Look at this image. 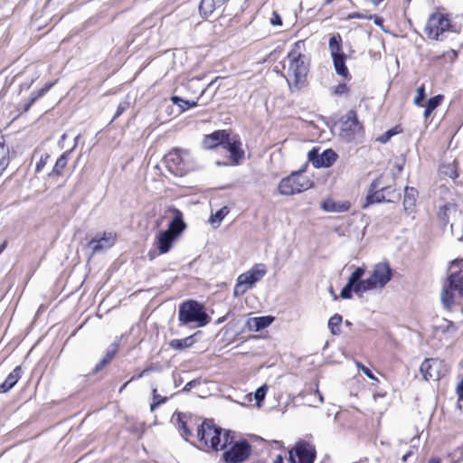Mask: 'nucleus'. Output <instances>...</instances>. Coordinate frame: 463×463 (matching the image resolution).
Wrapping results in <instances>:
<instances>
[{
	"mask_svg": "<svg viewBox=\"0 0 463 463\" xmlns=\"http://www.w3.org/2000/svg\"><path fill=\"white\" fill-rule=\"evenodd\" d=\"M456 213L457 205L453 203L443 205L438 212V218L440 222V224L445 227L449 223L450 214H455Z\"/></svg>",
	"mask_w": 463,
	"mask_h": 463,
	"instance_id": "30",
	"label": "nucleus"
},
{
	"mask_svg": "<svg viewBox=\"0 0 463 463\" xmlns=\"http://www.w3.org/2000/svg\"><path fill=\"white\" fill-rule=\"evenodd\" d=\"M392 279V269L387 263H378L371 276L366 279H362V284L364 286L365 292L377 288H383Z\"/></svg>",
	"mask_w": 463,
	"mask_h": 463,
	"instance_id": "10",
	"label": "nucleus"
},
{
	"mask_svg": "<svg viewBox=\"0 0 463 463\" xmlns=\"http://www.w3.org/2000/svg\"><path fill=\"white\" fill-rule=\"evenodd\" d=\"M128 106H129V103L128 101L120 102L117 108V111H116L112 120L118 118L128 108Z\"/></svg>",
	"mask_w": 463,
	"mask_h": 463,
	"instance_id": "48",
	"label": "nucleus"
},
{
	"mask_svg": "<svg viewBox=\"0 0 463 463\" xmlns=\"http://www.w3.org/2000/svg\"><path fill=\"white\" fill-rule=\"evenodd\" d=\"M440 171L443 175L449 176L451 179H456L458 176L457 169L453 164L443 165L440 167Z\"/></svg>",
	"mask_w": 463,
	"mask_h": 463,
	"instance_id": "40",
	"label": "nucleus"
},
{
	"mask_svg": "<svg viewBox=\"0 0 463 463\" xmlns=\"http://www.w3.org/2000/svg\"><path fill=\"white\" fill-rule=\"evenodd\" d=\"M287 58L288 60V83L289 88L300 90L306 82L309 70L307 58L300 52V42L294 44Z\"/></svg>",
	"mask_w": 463,
	"mask_h": 463,
	"instance_id": "2",
	"label": "nucleus"
},
{
	"mask_svg": "<svg viewBox=\"0 0 463 463\" xmlns=\"http://www.w3.org/2000/svg\"><path fill=\"white\" fill-rule=\"evenodd\" d=\"M230 210L227 206L222 207L214 214H212L209 222L213 228H218L221 225L223 218L229 213Z\"/></svg>",
	"mask_w": 463,
	"mask_h": 463,
	"instance_id": "35",
	"label": "nucleus"
},
{
	"mask_svg": "<svg viewBox=\"0 0 463 463\" xmlns=\"http://www.w3.org/2000/svg\"><path fill=\"white\" fill-rule=\"evenodd\" d=\"M149 371H150V369H148V368L144 369L137 375L131 377V379L129 381L132 382V381H134L136 379H140L141 377L146 375Z\"/></svg>",
	"mask_w": 463,
	"mask_h": 463,
	"instance_id": "56",
	"label": "nucleus"
},
{
	"mask_svg": "<svg viewBox=\"0 0 463 463\" xmlns=\"http://www.w3.org/2000/svg\"><path fill=\"white\" fill-rule=\"evenodd\" d=\"M130 383V381H128L127 383H125L119 389V392H122L125 388L127 387V385Z\"/></svg>",
	"mask_w": 463,
	"mask_h": 463,
	"instance_id": "64",
	"label": "nucleus"
},
{
	"mask_svg": "<svg viewBox=\"0 0 463 463\" xmlns=\"http://www.w3.org/2000/svg\"><path fill=\"white\" fill-rule=\"evenodd\" d=\"M110 362L107 359V358H103L102 360H100L95 366L94 368V373L101 371L107 364H109Z\"/></svg>",
	"mask_w": 463,
	"mask_h": 463,
	"instance_id": "52",
	"label": "nucleus"
},
{
	"mask_svg": "<svg viewBox=\"0 0 463 463\" xmlns=\"http://www.w3.org/2000/svg\"><path fill=\"white\" fill-rule=\"evenodd\" d=\"M228 135L226 130H216L204 137L203 146L207 149H213L219 146H223L225 140H228Z\"/></svg>",
	"mask_w": 463,
	"mask_h": 463,
	"instance_id": "20",
	"label": "nucleus"
},
{
	"mask_svg": "<svg viewBox=\"0 0 463 463\" xmlns=\"http://www.w3.org/2000/svg\"><path fill=\"white\" fill-rule=\"evenodd\" d=\"M402 132V128L399 126L387 130L382 136L378 137L376 140L382 144L387 143L393 136Z\"/></svg>",
	"mask_w": 463,
	"mask_h": 463,
	"instance_id": "38",
	"label": "nucleus"
},
{
	"mask_svg": "<svg viewBox=\"0 0 463 463\" xmlns=\"http://www.w3.org/2000/svg\"><path fill=\"white\" fill-rule=\"evenodd\" d=\"M321 208L327 213H344L349 210L348 202H335L332 199H326L321 203Z\"/></svg>",
	"mask_w": 463,
	"mask_h": 463,
	"instance_id": "25",
	"label": "nucleus"
},
{
	"mask_svg": "<svg viewBox=\"0 0 463 463\" xmlns=\"http://www.w3.org/2000/svg\"><path fill=\"white\" fill-rule=\"evenodd\" d=\"M177 238L170 231L165 230L160 232L156 236V247L160 254L168 252Z\"/></svg>",
	"mask_w": 463,
	"mask_h": 463,
	"instance_id": "23",
	"label": "nucleus"
},
{
	"mask_svg": "<svg viewBox=\"0 0 463 463\" xmlns=\"http://www.w3.org/2000/svg\"><path fill=\"white\" fill-rule=\"evenodd\" d=\"M178 320L183 325L195 322L199 326H204L210 318L200 303L196 300H187L179 306Z\"/></svg>",
	"mask_w": 463,
	"mask_h": 463,
	"instance_id": "3",
	"label": "nucleus"
},
{
	"mask_svg": "<svg viewBox=\"0 0 463 463\" xmlns=\"http://www.w3.org/2000/svg\"><path fill=\"white\" fill-rule=\"evenodd\" d=\"M179 428L182 437H184L186 440L193 435L192 430L189 429L185 421L179 420Z\"/></svg>",
	"mask_w": 463,
	"mask_h": 463,
	"instance_id": "45",
	"label": "nucleus"
},
{
	"mask_svg": "<svg viewBox=\"0 0 463 463\" xmlns=\"http://www.w3.org/2000/svg\"><path fill=\"white\" fill-rule=\"evenodd\" d=\"M463 266V259H456L454 260L451 261V264H450V268H455V267H461Z\"/></svg>",
	"mask_w": 463,
	"mask_h": 463,
	"instance_id": "57",
	"label": "nucleus"
},
{
	"mask_svg": "<svg viewBox=\"0 0 463 463\" xmlns=\"http://www.w3.org/2000/svg\"><path fill=\"white\" fill-rule=\"evenodd\" d=\"M450 28V21L447 14L433 13L429 17L424 32L430 39L441 41L442 34Z\"/></svg>",
	"mask_w": 463,
	"mask_h": 463,
	"instance_id": "8",
	"label": "nucleus"
},
{
	"mask_svg": "<svg viewBox=\"0 0 463 463\" xmlns=\"http://www.w3.org/2000/svg\"><path fill=\"white\" fill-rule=\"evenodd\" d=\"M439 327L442 332H449V331L455 332L457 330V327L455 326L454 323L452 321L447 320V319H444L443 324L440 325Z\"/></svg>",
	"mask_w": 463,
	"mask_h": 463,
	"instance_id": "46",
	"label": "nucleus"
},
{
	"mask_svg": "<svg viewBox=\"0 0 463 463\" xmlns=\"http://www.w3.org/2000/svg\"><path fill=\"white\" fill-rule=\"evenodd\" d=\"M382 23H383V19H382L381 17H376V18L374 19V24H375L376 25H381V24H382Z\"/></svg>",
	"mask_w": 463,
	"mask_h": 463,
	"instance_id": "61",
	"label": "nucleus"
},
{
	"mask_svg": "<svg viewBox=\"0 0 463 463\" xmlns=\"http://www.w3.org/2000/svg\"><path fill=\"white\" fill-rule=\"evenodd\" d=\"M429 463H441V460L439 458H432L429 460Z\"/></svg>",
	"mask_w": 463,
	"mask_h": 463,
	"instance_id": "60",
	"label": "nucleus"
},
{
	"mask_svg": "<svg viewBox=\"0 0 463 463\" xmlns=\"http://www.w3.org/2000/svg\"><path fill=\"white\" fill-rule=\"evenodd\" d=\"M319 148L313 147L307 153V158L312 163L314 167H329L331 166L337 159V154L332 149H326L319 154Z\"/></svg>",
	"mask_w": 463,
	"mask_h": 463,
	"instance_id": "14",
	"label": "nucleus"
},
{
	"mask_svg": "<svg viewBox=\"0 0 463 463\" xmlns=\"http://www.w3.org/2000/svg\"><path fill=\"white\" fill-rule=\"evenodd\" d=\"M165 163L173 175L183 176L193 170L194 163L187 150L175 148L165 156Z\"/></svg>",
	"mask_w": 463,
	"mask_h": 463,
	"instance_id": "4",
	"label": "nucleus"
},
{
	"mask_svg": "<svg viewBox=\"0 0 463 463\" xmlns=\"http://www.w3.org/2000/svg\"><path fill=\"white\" fill-rule=\"evenodd\" d=\"M56 81H50L46 82L44 86L40 89L36 93H32L31 98L28 99L27 102L24 104V112H27L31 106L42 96H43L45 93H47L51 88L55 84Z\"/></svg>",
	"mask_w": 463,
	"mask_h": 463,
	"instance_id": "29",
	"label": "nucleus"
},
{
	"mask_svg": "<svg viewBox=\"0 0 463 463\" xmlns=\"http://www.w3.org/2000/svg\"><path fill=\"white\" fill-rule=\"evenodd\" d=\"M167 212L172 213L174 216L166 230L178 237L186 228V224L183 219V213L175 206H169L167 208Z\"/></svg>",
	"mask_w": 463,
	"mask_h": 463,
	"instance_id": "19",
	"label": "nucleus"
},
{
	"mask_svg": "<svg viewBox=\"0 0 463 463\" xmlns=\"http://www.w3.org/2000/svg\"><path fill=\"white\" fill-rule=\"evenodd\" d=\"M456 393L459 402L463 401V379L458 383L456 387Z\"/></svg>",
	"mask_w": 463,
	"mask_h": 463,
	"instance_id": "54",
	"label": "nucleus"
},
{
	"mask_svg": "<svg viewBox=\"0 0 463 463\" xmlns=\"http://www.w3.org/2000/svg\"><path fill=\"white\" fill-rule=\"evenodd\" d=\"M433 111L430 110L429 109L425 108L423 116L425 118H427Z\"/></svg>",
	"mask_w": 463,
	"mask_h": 463,
	"instance_id": "59",
	"label": "nucleus"
},
{
	"mask_svg": "<svg viewBox=\"0 0 463 463\" xmlns=\"http://www.w3.org/2000/svg\"><path fill=\"white\" fill-rule=\"evenodd\" d=\"M199 333L200 332H197L182 339H172L168 345L172 349L179 351L189 348L196 342V335Z\"/></svg>",
	"mask_w": 463,
	"mask_h": 463,
	"instance_id": "27",
	"label": "nucleus"
},
{
	"mask_svg": "<svg viewBox=\"0 0 463 463\" xmlns=\"http://www.w3.org/2000/svg\"><path fill=\"white\" fill-rule=\"evenodd\" d=\"M349 92V88L345 83H339L334 88V93L335 95H345Z\"/></svg>",
	"mask_w": 463,
	"mask_h": 463,
	"instance_id": "47",
	"label": "nucleus"
},
{
	"mask_svg": "<svg viewBox=\"0 0 463 463\" xmlns=\"http://www.w3.org/2000/svg\"><path fill=\"white\" fill-rule=\"evenodd\" d=\"M316 458L315 449L306 442H299L289 451L290 463H313Z\"/></svg>",
	"mask_w": 463,
	"mask_h": 463,
	"instance_id": "15",
	"label": "nucleus"
},
{
	"mask_svg": "<svg viewBox=\"0 0 463 463\" xmlns=\"http://www.w3.org/2000/svg\"><path fill=\"white\" fill-rule=\"evenodd\" d=\"M115 243V237L112 233H104L100 238H93L89 242V247L92 250V254L101 251L103 250H108L111 248Z\"/></svg>",
	"mask_w": 463,
	"mask_h": 463,
	"instance_id": "21",
	"label": "nucleus"
},
{
	"mask_svg": "<svg viewBox=\"0 0 463 463\" xmlns=\"http://www.w3.org/2000/svg\"><path fill=\"white\" fill-rule=\"evenodd\" d=\"M22 376V367L16 366L0 384V392L5 393L9 392L18 382Z\"/></svg>",
	"mask_w": 463,
	"mask_h": 463,
	"instance_id": "24",
	"label": "nucleus"
},
{
	"mask_svg": "<svg viewBox=\"0 0 463 463\" xmlns=\"http://www.w3.org/2000/svg\"><path fill=\"white\" fill-rule=\"evenodd\" d=\"M221 80H223V78L216 77L213 80H212L206 86V88L204 90H203L201 95L197 98V99H201L207 90L213 89L215 86L216 82ZM171 101L174 105L178 106L183 111L187 110L190 108H194L198 105V100H191L190 101V100L184 99L178 96H172Z\"/></svg>",
	"mask_w": 463,
	"mask_h": 463,
	"instance_id": "18",
	"label": "nucleus"
},
{
	"mask_svg": "<svg viewBox=\"0 0 463 463\" xmlns=\"http://www.w3.org/2000/svg\"><path fill=\"white\" fill-rule=\"evenodd\" d=\"M232 439L233 437L232 436ZM230 448L222 454V460L225 463H242L249 458L251 454V445L246 439L238 441L232 440Z\"/></svg>",
	"mask_w": 463,
	"mask_h": 463,
	"instance_id": "9",
	"label": "nucleus"
},
{
	"mask_svg": "<svg viewBox=\"0 0 463 463\" xmlns=\"http://www.w3.org/2000/svg\"><path fill=\"white\" fill-rule=\"evenodd\" d=\"M361 129L362 125L358 120L356 111L354 109L349 110L340 120L339 136L346 142L352 141Z\"/></svg>",
	"mask_w": 463,
	"mask_h": 463,
	"instance_id": "11",
	"label": "nucleus"
},
{
	"mask_svg": "<svg viewBox=\"0 0 463 463\" xmlns=\"http://www.w3.org/2000/svg\"><path fill=\"white\" fill-rule=\"evenodd\" d=\"M392 190V186L380 187V179H375L372 182L366 200L367 204H373L376 203L391 202L392 199H386L383 191Z\"/></svg>",
	"mask_w": 463,
	"mask_h": 463,
	"instance_id": "16",
	"label": "nucleus"
},
{
	"mask_svg": "<svg viewBox=\"0 0 463 463\" xmlns=\"http://www.w3.org/2000/svg\"><path fill=\"white\" fill-rule=\"evenodd\" d=\"M270 24L272 25H281L282 24V19L277 12L273 13V15L270 19Z\"/></svg>",
	"mask_w": 463,
	"mask_h": 463,
	"instance_id": "55",
	"label": "nucleus"
},
{
	"mask_svg": "<svg viewBox=\"0 0 463 463\" xmlns=\"http://www.w3.org/2000/svg\"><path fill=\"white\" fill-rule=\"evenodd\" d=\"M425 97V86L421 85L417 89V94L414 98L413 103L418 107L421 106V102L424 100Z\"/></svg>",
	"mask_w": 463,
	"mask_h": 463,
	"instance_id": "44",
	"label": "nucleus"
},
{
	"mask_svg": "<svg viewBox=\"0 0 463 463\" xmlns=\"http://www.w3.org/2000/svg\"><path fill=\"white\" fill-rule=\"evenodd\" d=\"M357 366L362 370V372L370 379L374 380L375 377L373 373V372L366 367L365 365L362 364L361 363H357Z\"/></svg>",
	"mask_w": 463,
	"mask_h": 463,
	"instance_id": "51",
	"label": "nucleus"
},
{
	"mask_svg": "<svg viewBox=\"0 0 463 463\" xmlns=\"http://www.w3.org/2000/svg\"><path fill=\"white\" fill-rule=\"evenodd\" d=\"M342 42L340 33L332 34L329 39L328 48L333 59L335 72L345 79H349L350 73L345 65L346 54H345L342 50Z\"/></svg>",
	"mask_w": 463,
	"mask_h": 463,
	"instance_id": "6",
	"label": "nucleus"
},
{
	"mask_svg": "<svg viewBox=\"0 0 463 463\" xmlns=\"http://www.w3.org/2000/svg\"><path fill=\"white\" fill-rule=\"evenodd\" d=\"M343 322V317L339 314H335L328 320V327L333 335H339L341 333L340 326Z\"/></svg>",
	"mask_w": 463,
	"mask_h": 463,
	"instance_id": "36",
	"label": "nucleus"
},
{
	"mask_svg": "<svg viewBox=\"0 0 463 463\" xmlns=\"http://www.w3.org/2000/svg\"><path fill=\"white\" fill-rule=\"evenodd\" d=\"M153 394V402L150 404V411H154L156 408H158L161 404L166 402L168 400L167 397H163L160 394L157 393V389L154 388L152 390Z\"/></svg>",
	"mask_w": 463,
	"mask_h": 463,
	"instance_id": "39",
	"label": "nucleus"
},
{
	"mask_svg": "<svg viewBox=\"0 0 463 463\" xmlns=\"http://www.w3.org/2000/svg\"><path fill=\"white\" fill-rule=\"evenodd\" d=\"M70 153L71 151H66L57 159L52 172L49 174V176H59L61 175L68 163Z\"/></svg>",
	"mask_w": 463,
	"mask_h": 463,
	"instance_id": "34",
	"label": "nucleus"
},
{
	"mask_svg": "<svg viewBox=\"0 0 463 463\" xmlns=\"http://www.w3.org/2000/svg\"><path fill=\"white\" fill-rule=\"evenodd\" d=\"M219 7L221 6L217 4L216 0H201L199 12L203 17L207 18Z\"/></svg>",
	"mask_w": 463,
	"mask_h": 463,
	"instance_id": "32",
	"label": "nucleus"
},
{
	"mask_svg": "<svg viewBox=\"0 0 463 463\" xmlns=\"http://www.w3.org/2000/svg\"><path fill=\"white\" fill-rule=\"evenodd\" d=\"M267 392H268V387L266 384L259 387L255 393H254V399L256 401V403H257V406L258 407H260L261 406V402L264 401L265 397H266V394H267Z\"/></svg>",
	"mask_w": 463,
	"mask_h": 463,
	"instance_id": "41",
	"label": "nucleus"
},
{
	"mask_svg": "<svg viewBox=\"0 0 463 463\" xmlns=\"http://www.w3.org/2000/svg\"><path fill=\"white\" fill-rule=\"evenodd\" d=\"M48 158H49V156H45L44 157L42 156L40 158V160L37 162L36 166H35V171L37 173L41 172L42 169L45 166V165L47 164Z\"/></svg>",
	"mask_w": 463,
	"mask_h": 463,
	"instance_id": "50",
	"label": "nucleus"
},
{
	"mask_svg": "<svg viewBox=\"0 0 463 463\" xmlns=\"http://www.w3.org/2000/svg\"><path fill=\"white\" fill-rule=\"evenodd\" d=\"M311 181L301 171L294 172L279 184V192L283 195H292L309 189Z\"/></svg>",
	"mask_w": 463,
	"mask_h": 463,
	"instance_id": "7",
	"label": "nucleus"
},
{
	"mask_svg": "<svg viewBox=\"0 0 463 463\" xmlns=\"http://www.w3.org/2000/svg\"><path fill=\"white\" fill-rule=\"evenodd\" d=\"M443 96L441 95L434 96L427 101L425 108L434 111L440 105Z\"/></svg>",
	"mask_w": 463,
	"mask_h": 463,
	"instance_id": "42",
	"label": "nucleus"
},
{
	"mask_svg": "<svg viewBox=\"0 0 463 463\" xmlns=\"http://www.w3.org/2000/svg\"><path fill=\"white\" fill-rule=\"evenodd\" d=\"M273 463H284L283 462V457L281 455H278L273 461Z\"/></svg>",
	"mask_w": 463,
	"mask_h": 463,
	"instance_id": "58",
	"label": "nucleus"
},
{
	"mask_svg": "<svg viewBox=\"0 0 463 463\" xmlns=\"http://www.w3.org/2000/svg\"><path fill=\"white\" fill-rule=\"evenodd\" d=\"M274 321V317L271 316H264V317H257L250 319L247 324L249 325L250 330L260 331L262 330L271 325Z\"/></svg>",
	"mask_w": 463,
	"mask_h": 463,
	"instance_id": "26",
	"label": "nucleus"
},
{
	"mask_svg": "<svg viewBox=\"0 0 463 463\" xmlns=\"http://www.w3.org/2000/svg\"><path fill=\"white\" fill-rule=\"evenodd\" d=\"M9 165V148L3 136H0V176Z\"/></svg>",
	"mask_w": 463,
	"mask_h": 463,
	"instance_id": "31",
	"label": "nucleus"
},
{
	"mask_svg": "<svg viewBox=\"0 0 463 463\" xmlns=\"http://www.w3.org/2000/svg\"><path fill=\"white\" fill-rule=\"evenodd\" d=\"M6 246H7V242H6V241H4V242L1 244V246H0V253H1L2 251H4V250H5V249L6 248Z\"/></svg>",
	"mask_w": 463,
	"mask_h": 463,
	"instance_id": "62",
	"label": "nucleus"
},
{
	"mask_svg": "<svg viewBox=\"0 0 463 463\" xmlns=\"http://www.w3.org/2000/svg\"><path fill=\"white\" fill-rule=\"evenodd\" d=\"M418 195V191L410 186H406L404 188V200H403V206L405 211L411 210L412 207L416 203V198Z\"/></svg>",
	"mask_w": 463,
	"mask_h": 463,
	"instance_id": "33",
	"label": "nucleus"
},
{
	"mask_svg": "<svg viewBox=\"0 0 463 463\" xmlns=\"http://www.w3.org/2000/svg\"><path fill=\"white\" fill-rule=\"evenodd\" d=\"M232 430H223L213 420L206 419L197 426V438L200 442L198 448L204 451L223 450L232 443Z\"/></svg>",
	"mask_w": 463,
	"mask_h": 463,
	"instance_id": "1",
	"label": "nucleus"
},
{
	"mask_svg": "<svg viewBox=\"0 0 463 463\" xmlns=\"http://www.w3.org/2000/svg\"><path fill=\"white\" fill-rule=\"evenodd\" d=\"M444 363L438 358H426L420 366V372L426 381H438L444 373Z\"/></svg>",
	"mask_w": 463,
	"mask_h": 463,
	"instance_id": "13",
	"label": "nucleus"
},
{
	"mask_svg": "<svg viewBox=\"0 0 463 463\" xmlns=\"http://www.w3.org/2000/svg\"><path fill=\"white\" fill-rule=\"evenodd\" d=\"M349 18L371 20L372 19V14H364V13H360V12H354V13L349 14Z\"/></svg>",
	"mask_w": 463,
	"mask_h": 463,
	"instance_id": "49",
	"label": "nucleus"
},
{
	"mask_svg": "<svg viewBox=\"0 0 463 463\" xmlns=\"http://www.w3.org/2000/svg\"><path fill=\"white\" fill-rule=\"evenodd\" d=\"M199 383H200L199 380H197V379L192 380L184 385L183 392H189Z\"/></svg>",
	"mask_w": 463,
	"mask_h": 463,
	"instance_id": "53",
	"label": "nucleus"
},
{
	"mask_svg": "<svg viewBox=\"0 0 463 463\" xmlns=\"http://www.w3.org/2000/svg\"><path fill=\"white\" fill-rule=\"evenodd\" d=\"M456 294L457 291L454 289L443 287L440 292V300L446 310L450 311L452 307L456 304Z\"/></svg>",
	"mask_w": 463,
	"mask_h": 463,
	"instance_id": "28",
	"label": "nucleus"
},
{
	"mask_svg": "<svg viewBox=\"0 0 463 463\" xmlns=\"http://www.w3.org/2000/svg\"><path fill=\"white\" fill-rule=\"evenodd\" d=\"M443 287L454 289L457 291V297L463 299V270L451 272Z\"/></svg>",
	"mask_w": 463,
	"mask_h": 463,
	"instance_id": "22",
	"label": "nucleus"
},
{
	"mask_svg": "<svg viewBox=\"0 0 463 463\" xmlns=\"http://www.w3.org/2000/svg\"><path fill=\"white\" fill-rule=\"evenodd\" d=\"M241 143L238 138H231L228 135V140L223 143V148L230 152L232 165H238L244 156V151L241 148Z\"/></svg>",
	"mask_w": 463,
	"mask_h": 463,
	"instance_id": "17",
	"label": "nucleus"
},
{
	"mask_svg": "<svg viewBox=\"0 0 463 463\" xmlns=\"http://www.w3.org/2000/svg\"><path fill=\"white\" fill-rule=\"evenodd\" d=\"M364 273L365 269L363 267H358L352 272L346 285L342 288L340 292V297L342 298H351L353 291L360 297L365 292L364 286L362 284V278L364 277Z\"/></svg>",
	"mask_w": 463,
	"mask_h": 463,
	"instance_id": "12",
	"label": "nucleus"
},
{
	"mask_svg": "<svg viewBox=\"0 0 463 463\" xmlns=\"http://www.w3.org/2000/svg\"><path fill=\"white\" fill-rule=\"evenodd\" d=\"M451 463L463 461V445L455 449L450 454Z\"/></svg>",
	"mask_w": 463,
	"mask_h": 463,
	"instance_id": "43",
	"label": "nucleus"
},
{
	"mask_svg": "<svg viewBox=\"0 0 463 463\" xmlns=\"http://www.w3.org/2000/svg\"><path fill=\"white\" fill-rule=\"evenodd\" d=\"M121 342V336L116 337L113 343L108 347L105 354V358H107L109 362L112 361L114 356L118 352Z\"/></svg>",
	"mask_w": 463,
	"mask_h": 463,
	"instance_id": "37",
	"label": "nucleus"
},
{
	"mask_svg": "<svg viewBox=\"0 0 463 463\" xmlns=\"http://www.w3.org/2000/svg\"><path fill=\"white\" fill-rule=\"evenodd\" d=\"M395 192V189L392 186V190H389V191H383V194L384 195L387 194V195H391L392 193H394Z\"/></svg>",
	"mask_w": 463,
	"mask_h": 463,
	"instance_id": "63",
	"label": "nucleus"
},
{
	"mask_svg": "<svg viewBox=\"0 0 463 463\" xmlns=\"http://www.w3.org/2000/svg\"><path fill=\"white\" fill-rule=\"evenodd\" d=\"M267 273L266 266L262 263L255 264L250 270L241 274L233 289V295L240 297L249 288H252Z\"/></svg>",
	"mask_w": 463,
	"mask_h": 463,
	"instance_id": "5",
	"label": "nucleus"
}]
</instances>
